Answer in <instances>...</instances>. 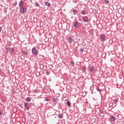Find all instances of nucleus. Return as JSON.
I'll use <instances>...</instances> for the list:
<instances>
[{"mask_svg": "<svg viewBox=\"0 0 124 124\" xmlns=\"http://www.w3.org/2000/svg\"><path fill=\"white\" fill-rule=\"evenodd\" d=\"M82 20L85 23L89 22V17L88 16H82Z\"/></svg>", "mask_w": 124, "mask_h": 124, "instance_id": "f257e3e1", "label": "nucleus"}, {"mask_svg": "<svg viewBox=\"0 0 124 124\" xmlns=\"http://www.w3.org/2000/svg\"><path fill=\"white\" fill-rule=\"evenodd\" d=\"M27 10L26 9H24L23 7H20V12L21 13V14H24L25 12H26Z\"/></svg>", "mask_w": 124, "mask_h": 124, "instance_id": "f03ea898", "label": "nucleus"}, {"mask_svg": "<svg viewBox=\"0 0 124 124\" xmlns=\"http://www.w3.org/2000/svg\"><path fill=\"white\" fill-rule=\"evenodd\" d=\"M32 53L33 55H37V50H36V48L34 47L32 48Z\"/></svg>", "mask_w": 124, "mask_h": 124, "instance_id": "7ed1b4c3", "label": "nucleus"}, {"mask_svg": "<svg viewBox=\"0 0 124 124\" xmlns=\"http://www.w3.org/2000/svg\"><path fill=\"white\" fill-rule=\"evenodd\" d=\"M74 26L76 29H78L79 28V24H78V22L77 21L74 22Z\"/></svg>", "mask_w": 124, "mask_h": 124, "instance_id": "20e7f679", "label": "nucleus"}, {"mask_svg": "<svg viewBox=\"0 0 124 124\" xmlns=\"http://www.w3.org/2000/svg\"><path fill=\"white\" fill-rule=\"evenodd\" d=\"M18 5L20 8L22 7L23 5H24V2H23V1H20L18 4Z\"/></svg>", "mask_w": 124, "mask_h": 124, "instance_id": "39448f33", "label": "nucleus"}, {"mask_svg": "<svg viewBox=\"0 0 124 124\" xmlns=\"http://www.w3.org/2000/svg\"><path fill=\"white\" fill-rule=\"evenodd\" d=\"M68 42L69 43H72V42H73V38H72V37H70L68 39Z\"/></svg>", "mask_w": 124, "mask_h": 124, "instance_id": "423d86ee", "label": "nucleus"}, {"mask_svg": "<svg viewBox=\"0 0 124 124\" xmlns=\"http://www.w3.org/2000/svg\"><path fill=\"white\" fill-rule=\"evenodd\" d=\"M99 115L101 116V117H104V113H103V112H102V111H100Z\"/></svg>", "mask_w": 124, "mask_h": 124, "instance_id": "0eeeda50", "label": "nucleus"}, {"mask_svg": "<svg viewBox=\"0 0 124 124\" xmlns=\"http://www.w3.org/2000/svg\"><path fill=\"white\" fill-rule=\"evenodd\" d=\"M45 5H46V6H48V7H50V6H51V4H50V3L48 2H46L45 3Z\"/></svg>", "mask_w": 124, "mask_h": 124, "instance_id": "6e6552de", "label": "nucleus"}, {"mask_svg": "<svg viewBox=\"0 0 124 124\" xmlns=\"http://www.w3.org/2000/svg\"><path fill=\"white\" fill-rule=\"evenodd\" d=\"M115 117L113 116H111L110 118V121H111V122H114L115 121Z\"/></svg>", "mask_w": 124, "mask_h": 124, "instance_id": "1a4fd4ad", "label": "nucleus"}, {"mask_svg": "<svg viewBox=\"0 0 124 124\" xmlns=\"http://www.w3.org/2000/svg\"><path fill=\"white\" fill-rule=\"evenodd\" d=\"M73 13L74 15H76V14H77V10H76V9H73Z\"/></svg>", "mask_w": 124, "mask_h": 124, "instance_id": "9d476101", "label": "nucleus"}, {"mask_svg": "<svg viewBox=\"0 0 124 124\" xmlns=\"http://www.w3.org/2000/svg\"><path fill=\"white\" fill-rule=\"evenodd\" d=\"M80 12H81L82 15H86V11L82 10Z\"/></svg>", "mask_w": 124, "mask_h": 124, "instance_id": "9b49d317", "label": "nucleus"}, {"mask_svg": "<svg viewBox=\"0 0 124 124\" xmlns=\"http://www.w3.org/2000/svg\"><path fill=\"white\" fill-rule=\"evenodd\" d=\"M31 98L30 97H28L26 99V101H27V102H31Z\"/></svg>", "mask_w": 124, "mask_h": 124, "instance_id": "f8f14e48", "label": "nucleus"}, {"mask_svg": "<svg viewBox=\"0 0 124 124\" xmlns=\"http://www.w3.org/2000/svg\"><path fill=\"white\" fill-rule=\"evenodd\" d=\"M96 91L100 92V94H102L101 93V90L99 89V88H96Z\"/></svg>", "mask_w": 124, "mask_h": 124, "instance_id": "ddd939ff", "label": "nucleus"}, {"mask_svg": "<svg viewBox=\"0 0 124 124\" xmlns=\"http://www.w3.org/2000/svg\"><path fill=\"white\" fill-rule=\"evenodd\" d=\"M35 6H37V7H39L40 5L38 2H36L35 3Z\"/></svg>", "mask_w": 124, "mask_h": 124, "instance_id": "4468645a", "label": "nucleus"}, {"mask_svg": "<svg viewBox=\"0 0 124 124\" xmlns=\"http://www.w3.org/2000/svg\"><path fill=\"white\" fill-rule=\"evenodd\" d=\"M63 116V115H62V114H59V118H60V119H62V117Z\"/></svg>", "mask_w": 124, "mask_h": 124, "instance_id": "2eb2a0df", "label": "nucleus"}, {"mask_svg": "<svg viewBox=\"0 0 124 124\" xmlns=\"http://www.w3.org/2000/svg\"><path fill=\"white\" fill-rule=\"evenodd\" d=\"M14 51H15L14 47H12L11 49V53H14Z\"/></svg>", "mask_w": 124, "mask_h": 124, "instance_id": "dca6fc26", "label": "nucleus"}, {"mask_svg": "<svg viewBox=\"0 0 124 124\" xmlns=\"http://www.w3.org/2000/svg\"><path fill=\"white\" fill-rule=\"evenodd\" d=\"M10 51V47H6V52L7 53H8Z\"/></svg>", "mask_w": 124, "mask_h": 124, "instance_id": "f3484780", "label": "nucleus"}, {"mask_svg": "<svg viewBox=\"0 0 124 124\" xmlns=\"http://www.w3.org/2000/svg\"><path fill=\"white\" fill-rule=\"evenodd\" d=\"M22 54H23V55H28V52H26V51H22Z\"/></svg>", "mask_w": 124, "mask_h": 124, "instance_id": "a211bd4d", "label": "nucleus"}, {"mask_svg": "<svg viewBox=\"0 0 124 124\" xmlns=\"http://www.w3.org/2000/svg\"><path fill=\"white\" fill-rule=\"evenodd\" d=\"M101 38L102 39H104V38H105V35H101Z\"/></svg>", "mask_w": 124, "mask_h": 124, "instance_id": "6ab92c4d", "label": "nucleus"}, {"mask_svg": "<svg viewBox=\"0 0 124 124\" xmlns=\"http://www.w3.org/2000/svg\"><path fill=\"white\" fill-rule=\"evenodd\" d=\"M46 74L48 76L50 75V73L48 71H46Z\"/></svg>", "mask_w": 124, "mask_h": 124, "instance_id": "aec40b11", "label": "nucleus"}, {"mask_svg": "<svg viewBox=\"0 0 124 124\" xmlns=\"http://www.w3.org/2000/svg\"><path fill=\"white\" fill-rule=\"evenodd\" d=\"M67 104H68V106L69 107H70V101L67 102Z\"/></svg>", "mask_w": 124, "mask_h": 124, "instance_id": "412c9836", "label": "nucleus"}, {"mask_svg": "<svg viewBox=\"0 0 124 124\" xmlns=\"http://www.w3.org/2000/svg\"><path fill=\"white\" fill-rule=\"evenodd\" d=\"M28 103H24V106H25V107H28Z\"/></svg>", "mask_w": 124, "mask_h": 124, "instance_id": "4be33fe9", "label": "nucleus"}, {"mask_svg": "<svg viewBox=\"0 0 124 124\" xmlns=\"http://www.w3.org/2000/svg\"><path fill=\"white\" fill-rule=\"evenodd\" d=\"M80 52H82V53H83V52H84V48H81L80 49Z\"/></svg>", "mask_w": 124, "mask_h": 124, "instance_id": "5701e85b", "label": "nucleus"}, {"mask_svg": "<svg viewBox=\"0 0 124 124\" xmlns=\"http://www.w3.org/2000/svg\"><path fill=\"white\" fill-rule=\"evenodd\" d=\"M33 93H37V91L36 90H33Z\"/></svg>", "mask_w": 124, "mask_h": 124, "instance_id": "b1692460", "label": "nucleus"}, {"mask_svg": "<svg viewBox=\"0 0 124 124\" xmlns=\"http://www.w3.org/2000/svg\"><path fill=\"white\" fill-rule=\"evenodd\" d=\"M93 70H94V68H93V67L91 69V71H92V72H93Z\"/></svg>", "mask_w": 124, "mask_h": 124, "instance_id": "393cba45", "label": "nucleus"}, {"mask_svg": "<svg viewBox=\"0 0 124 124\" xmlns=\"http://www.w3.org/2000/svg\"><path fill=\"white\" fill-rule=\"evenodd\" d=\"M105 1L106 2V3H109V1L108 0H105Z\"/></svg>", "mask_w": 124, "mask_h": 124, "instance_id": "a878e982", "label": "nucleus"}, {"mask_svg": "<svg viewBox=\"0 0 124 124\" xmlns=\"http://www.w3.org/2000/svg\"><path fill=\"white\" fill-rule=\"evenodd\" d=\"M53 101H54V102H57V99L54 98L53 99Z\"/></svg>", "mask_w": 124, "mask_h": 124, "instance_id": "bb28decb", "label": "nucleus"}, {"mask_svg": "<svg viewBox=\"0 0 124 124\" xmlns=\"http://www.w3.org/2000/svg\"><path fill=\"white\" fill-rule=\"evenodd\" d=\"M27 115H28V116H31V112H27Z\"/></svg>", "mask_w": 124, "mask_h": 124, "instance_id": "cd10ccee", "label": "nucleus"}, {"mask_svg": "<svg viewBox=\"0 0 124 124\" xmlns=\"http://www.w3.org/2000/svg\"><path fill=\"white\" fill-rule=\"evenodd\" d=\"M1 30H2V27L0 26V33L1 32Z\"/></svg>", "mask_w": 124, "mask_h": 124, "instance_id": "c85d7f7f", "label": "nucleus"}, {"mask_svg": "<svg viewBox=\"0 0 124 124\" xmlns=\"http://www.w3.org/2000/svg\"><path fill=\"white\" fill-rule=\"evenodd\" d=\"M26 108L27 110H30V108H29V107H27Z\"/></svg>", "mask_w": 124, "mask_h": 124, "instance_id": "c756f323", "label": "nucleus"}, {"mask_svg": "<svg viewBox=\"0 0 124 124\" xmlns=\"http://www.w3.org/2000/svg\"><path fill=\"white\" fill-rule=\"evenodd\" d=\"M84 70H86V67H83Z\"/></svg>", "mask_w": 124, "mask_h": 124, "instance_id": "7c9ffc66", "label": "nucleus"}, {"mask_svg": "<svg viewBox=\"0 0 124 124\" xmlns=\"http://www.w3.org/2000/svg\"><path fill=\"white\" fill-rule=\"evenodd\" d=\"M46 101H49V100H48V99L46 98Z\"/></svg>", "mask_w": 124, "mask_h": 124, "instance_id": "2f4dec72", "label": "nucleus"}, {"mask_svg": "<svg viewBox=\"0 0 124 124\" xmlns=\"http://www.w3.org/2000/svg\"><path fill=\"white\" fill-rule=\"evenodd\" d=\"M1 115H2V112H1V111H0V116H1Z\"/></svg>", "mask_w": 124, "mask_h": 124, "instance_id": "473e14b6", "label": "nucleus"}, {"mask_svg": "<svg viewBox=\"0 0 124 124\" xmlns=\"http://www.w3.org/2000/svg\"><path fill=\"white\" fill-rule=\"evenodd\" d=\"M71 63H72V64H74V62H71Z\"/></svg>", "mask_w": 124, "mask_h": 124, "instance_id": "72a5a7b5", "label": "nucleus"}, {"mask_svg": "<svg viewBox=\"0 0 124 124\" xmlns=\"http://www.w3.org/2000/svg\"><path fill=\"white\" fill-rule=\"evenodd\" d=\"M115 102H118V100H115Z\"/></svg>", "mask_w": 124, "mask_h": 124, "instance_id": "f704fd0d", "label": "nucleus"}, {"mask_svg": "<svg viewBox=\"0 0 124 124\" xmlns=\"http://www.w3.org/2000/svg\"><path fill=\"white\" fill-rule=\"evenodd\" d=\"M7 12V11H6L5 12V13L6 14Z\"/></svg>", "mask_w": 124, "mask_h": 124, "instance_id": "c9c22d12", "label": "nucleus"}, {"mask_svg": "<svg viewBox=\"0 0 124 124\" xmlns=\"http://www.w3.org/2000/svg\"><path fill=\"white\" fill-rule=\"evenodd\" d=\"M123 10H124V7H123Z\"/></svg>", "mask_w": 124, "mask_h": 124, "instance_id": "e433bc0d", "label": "nucleus"}, {"mask_svg": "<svg viewBox=\"0 0 124 124\" xmlns=\"http://www.w3.org/2000/svg\"><path fill=\"white\" fill-rule=\"evenodd\" d=\"M123 78H124V76H123Z\"/></svg>", "mask_w": 124, "mask_h": 124, "instance_id": "4c0bfd02", "label": "nucleus"}, {"mask_svg": "<svg viewBox=\"0 0 124 124\" xmlns=\"http://www.w3.org/2000/svg\"><path fill=\"white\" fill-rule=\"evenodd\" d=\"M17 4V3L16 4V5Z\"/></svg>", "mask_w": 124, "mask_h": 124, "instance_id": "58836bf2", "label": "nucleus"}, {"mask_svg": "<svg viewBox=\"0 0 124 124\" xmlns=\"http://www.w3.org/2000/svg\"><path fill=\"white\" fill-rule=\"evenodd\" d=\"M17 4V3L16 4V5Z\"/></svg>", "mask_w": 124, "mask_h": 124, "instance_id": "ea45409f", "label": "nucleus"}, {"mask_svg": "<svg viewBox=\"0 0 124 124\" xmlns=\"http://www.w3.org/2000/svg\"><path fill=\"white\" fill-rule=\"evenodd\" d=\"M5 124H7L5 123Z\"/></svg>", "mask_w": 124, "mask_h": 124, "instance_id": "a19ab883", "label": "nucleus"}]
</instances>
